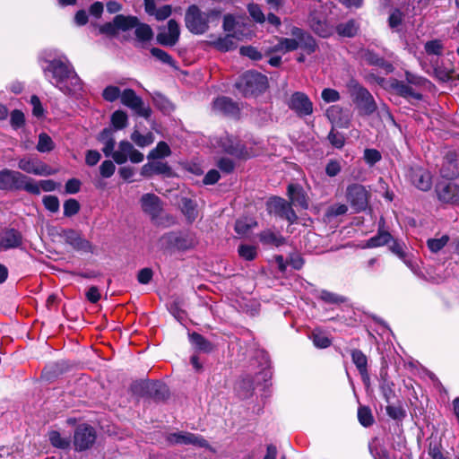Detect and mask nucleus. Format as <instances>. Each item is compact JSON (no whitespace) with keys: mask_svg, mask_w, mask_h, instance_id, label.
Wrapping results in <instances>:
<instances>
[{"mask_svg":"<svg viewBox=\"0 0 459 459\" xmlns=\"http://www.w3.org/2000/svg\"><path fill=\"white\" fill-rule=\"evenodd\" d=\"M43 204L51 212H56L59 210V200L55 195H46L43 198Z\"/></svg>","mask_w":459,"mask_h":459,"instance_id":"bf43d9fd","label":"nucleus"},{"mask_svg":"<svg viewBox=\"0 0 459 459\" xmlns=\"http://www.w3.org/2000/svg\"><path fill=\"white\" fill-rule=\"evenodd\" d=\"M289 198L294 205H299L301 208L307 209L308 206L306 195L303 189L298 185H289L288 186Z\"/></svg>","mask_w":459,"mask_h":459,"instance_id":"a878e982","label":"nucleus"},{"mask_svg":"<svg viewBox=\"0 0 459 459\" xmlns=\"http://www.w3.org/2000/svg\"><path fill=\"white\" fill-rule=\"evenodd\" d=\"M326 117L330 122L338 127L346 128L351 122V114L339 105H333L326 110Z\"/></svg>","mask_w":459,"mask_h":459,"instance_id":"f3484780","label":"nucleus"},{"mask_svg":"<svg viewBox=\"0 0 459 459\" xmlns=\"http://www.w3.org/2000/svg\"><path fill=\"white\" fill-rule=\"evenodd\" d=\"M95 429L87 424L79 425L74 431V446L76 451H84L91 448L96 440Z\"/></svg>","mask_w":459,"mask_h":459,"instance_id":"6e6552de","label":"nucleus"},{"mask_svg":"<svg viewBox=\"0 0 459 459\" xmlns=\"http://www.w3.org/2000/svg\"><path fill=\"white\" fill-rule=\"evenodd\" d=\"M288 204L289 203L281 197H273L268 203L271 212L273 211L278 215L285 207H287Z\"/></svg>","mask_w":459,"mask_h":459,"instance_id":"13d9d810","label":"nucleus"},{"mask_svg":"<svg viewBox=\"0 0 459 459\" xmlns=\"http://www.w3.org/2000/svg\"><path fill=\"white\" fill-rule=\"evenodd\" d=\"M364 58L369 65L379 66L387 74L394 70V67L390 63L386 62L384 58L371 51H367L364 55Z\"/></svg>","mask_w":459,"mask_h":459,"instance_id":"2f4dec72","label":"nucleus"},{"mask_svg":"<svg viewBox=\"0 0 459 459\" xmlns=\"http://www.w3.org/2000/svg\"><path fill=\"white\" fill-rule=\"evenodd\" d=\"M166 439L170 445L209 446V443L203 437L186 431L169 433Z\"/></svg>","mask_w":459,"mask_h":459,"instance_id":"9d476101","label":"nucleus"},{"mask_svg":"<svg viewBox=\"0 0 459 459\" xmlns=\"http://www.w3.org/2000/svg\"><path fill=\"white\" fill-rule=\"evenodd\" d=\"M311 27L313 30L322 38H326L332 34V29L324 22L313 21L311 22Z\"/></svg>","mask_w":459,"mask_h":459,"instance_id":"603ef678","label":"nucleus"},{"mask_svg":"<svg viewBox=\"0 0 459 459\" xmlns=\"http://www.w3.org/2000/svg\"><path fill=\"white\" fill-rule=\"evenodd\" d=\"M322 99L325 102H335L340 100V94L336 90L326 88L322 91Z\"/></svg>","mask_w":459,"mask_h":459,"instance_id":"774afa93","label":"nucleus"},{"mask_svg":"<svg viewBox=\"0 0 459 459\" xmlns=\"http://www.w3.org/2000/svg\"><path fill=\"white\" fill-rule=\"evenodd\" d=\"M411 183L420 190L428 191L431 188L430 173L421 167H413L409 174Z\"/></svg>","mask_w":459,"mask_h":459,"instance_id":"dca6fc26","label":"nucleus"},{"mask_svg":"<svg viewBox=\"0 0 459 459\" xmlns=\"http://www.w3.org/2000/svg\"><path fill=\"white\" fill-rule=\"evenodd\" d=\"M36 148L39 152H49L55 148V143L49 135L41 133Z\"/></svg>","mask_w":459,"mask_h":459,"instance_id":"58836bf2","label":"nucleus"},{"mask_svg":"<svg viewBox=\"0 0 459 459\" xmlns=\"http://www.w3.org/2000/svg\"><path fill=\"white\" fill-rule=\"evenodd\" d=\"M134 28L135 37L138 40L142 42H146L152 39L153 32L152 28L148 24L138 22Z\"/></svg>","mask_w":459,"mask_h":459,"instance_id":"c9c22d12","label":"nucleus"},{"mask_svg":"<svg viewBox=\"0 0 459 459\" xmlns=\"http://www.w3.org/2000/svg\"><path fill=\"white\" fill-rule=\"evenodd\" d=\"M115 169L116 167L114 163L109 160H104L100 166V175L106 178H110L114 174Z\"/></svg>","mask_w":459,"mask_h":459,"instance_id":"680f3d73","label":"nucleus"},{"mask_svg":"<svg viewBox=\"0 0 459 459\" xmlns=\"http://www.w3.org/2000/svg\"><path fill=\"white\" fill-rule=\"evenodd\" d=\"M238 252L240 257L247 261L254 260L257 255V249L252 245H240Z\"/></svg>","mask_w":459,"mask_h":459,"instance_id":"49530a36","label":"nucleus"},{"mask_svg":"<svg viewBox=\"0 0 459 459\" xmlns=\"http://www.w3.org/2000/svg\"><path fill=\"white\" fill-rule=\"evenodd\" d=\"M247 10L251 17L259 23H263L265 21V17L264 13L258 4H249L247 6Z\"/></svg>","mask_w":459,"mask_h":459,"instance_id":"6e6d98bb","label":"nucleus"},{"mask_svg":"<svg viewBox=\"0 0 459 459\" xmlns=\"http://www.w3.org/2000/svg\"><path fill=\"white\" fill-rule=\"evenodd\" d=\"M152 55L156 57L158 60L164 64H168L172 65H173V58L170 55H169L164 50L158 48H152L151 49Z\"/></svg>","mask_w":459,"mask_h":459,"instance_id":"4d7b16f0","label":"nucleus"},{"mask_svg":"<svg viewBox=\"0 0 459 459\" xmlns=\"http://www.w3.org/2000/svg\"><path fill=\"white\" fill-rule=\"evenodd\" d=\"M351 359L361 377L368 378V359L366 355L359 350H353L351 351Z\"/></svg>","mask_w":459,"mask_h":459,"instance_id":"cd10ccee","label":"nucleus"},{"mask_svg":"<svg viewBox=\"0 0 459 459\" xmlns=\"http://www.w3.org/2000/svg\"><path fill=\"white\" fill-rule=\"evenodd\" d=\"M260 240L264 244H273L275 246H280L282 243L281 238L270 230L263 231L260 234Z\"/></svg>","mask_w":459,"mask_h":459,"instance_id":"864d4df0","label":"nucleus"},{"mask_svg":"<svg viewBox=\"0 0 459 459\" xmlns=\"http://www.w3.org/2000/svg\"><path fill=\"white\" fill-rule=\"evenodd\" d=\"M391 86L403 97L412 98L414 100H420L422 98L420 93L416 92L411 86L405 84L403 82L394 80L391 83Z\"/></svg>","mask_w":459,"mask_h":459,"instance_id":"bb28decb","label":"nucleus"},{"mask_svg":"<svg viewBox=\"0 0 459 459\" xmlns=\"http://www.w3.org/2000/svg\"><path fill=\"white\" fill-rule=\"evenodd\" d=\"M111 123L117 130L125 128L128 123V117L125 111L117 110L111 116Z\"/></svg>","mask_w":459,"mask_h":459,"instance_id":"ea45409f","label":"nucleus"},{"mask_svg":"<svg viewBox=\"0 0 459 459\" xmlns=\"http://www.w3.org/2000/svg\"><path fill=\"white\" fill-rule=\"evenodd\" d=\"M436 192L438 199L443 203H459V187L454 182L443 181L438 183L436 186Z\"/></svg>","mask_w":459,"mask_h":459,"instance_id":"2eb2a0df","label":"nucleus"},{"mask_svg":"<svg viewBox=\"0 0 459 459\" xmlns=\"http://www.w3.org/2000/svg\"><path fill=\"white\" fill-rule=\"evenodd\" d=\"M359 28V25L355 20H349L338 24L336 31L340 36L351 38L357 34Z\"/></svg>","mask_w":459,"mask_h":459,"instance_id":"c85d7f7f","label":"nucleus"},{"mask_svg":"<svg viewBox=\"0 0 459 459\" xmlns=\"http://www.w3.org/2000/svg\"><path fill=\"white\" fill-rule=\"evenodd\" d=\"M98 140L101 142L104 145L102 148L104 155L108 158H113L114 152L116 151L114 150L116 145V140L112 135L111 130L107 128L103 129L99 134Z\"/></svg>","mask_w":459,"mask_h":459,"instance_id":"393cba45","label":"nucleus"},{"mask_svg":"<svg viewBox=\"0 0 459 459\" xmlns=\"http://www.w3.org/2000/svg\"><path fill=\"white\" fill-rule=\"evenodd\" d=\"M292 37L298 39L299 48L303 49L307 54H312L316 49V42L312 36L306 33L298 27H293L290 30Z\"/></svg>","mask_w":459,"mask_h":459,"instance_id":"412c9836","label":"nucleus"},{"mask_svg":"<svg viewBox=\"0 0 459 459\" xmlns=\"http://www.w3.org/2000/svg\"><path fill=\"white\" fill-rule=\"evenodd\" d=\"M393 238L391 234L384 230L379 229L377 234L368 239L366 247L369 248L382 247L388 244Z\"/></svg>","mask_w":459,"mask_h":459,"instance_id":"c756f323","label":"nucleus"},{"mask_svg":"<svg viewBox=\"0 0 459 459\" xmlns=\"http://www.w3.org/2000/svg\"><path fill=\"white\" fill-rule=\"evenodd\" d=\"M114 20L117 30H121L123 31L134 28L138 23V19L134 16H125L118 14L114 18Z\"/></svg>","mask_w":459,"mask_h":459,"instance_id":"473e14b6","label":"nucleus"},{"mask_svg":"<svg viewBox=\"0 0 459 459\" xmlns=\"http://www.w3.org/2000/svg\"><path fill=\"white\" fill-rule=\"evenodd\" d=\"M223 29L229 33H233L234 31L247 32L246 25L243 22L237 21L236 18L231 14H227L224 16ZM247 32L250 34L249 31Z\"/></svg>","mask_w":459,"mask_h":459,"instance_id":"7c9ffc66","label":"nucleus"},{"mask_svg":"<svg viewBox=\"0 0 459 459\" xmlns=\"http://www.w3.org/2000/svg\"><path fill=\"white\" fill-rule=\"evenodd\" d=\"M346 198L356 212H360L368 206V192L362 185L351 184L347 187Z\"/></svg>","mask_w":459,"mask_h":459,"instance_id":"1a4fd4ad","label":"nucleus"},{"mask_svg":"<svg viewBox=\"0 0 459 459\" xmlns=\"http://www.w3.org/2000/svg\"><path fill=\"white\" fill-rule=\"evenodd\" d=\"M168 169L167 165L161 162L148 163L143 167V174L149 172L163 173Z\"/></svg>","mask_w":459,"mask_h":459,"instance_id":"052dcab7","label":"nucleus"},{"mask_svg":"<svg viewBox=\"0 0 459 459\" xmlns=\"http://www.w3.org/2000/svg\"><path fill=\"white\" fill-rule=\"evenodd\" d=\"M314 345L320 349L327 348L331 345V340L321 333L314 332L311 335Z\"/></svg>","mask_w":459,"mask_h":459,"instance_id":"3c124183","label":"nucleus"},{"mask_svg":"<svg viewBox=\"0 0 459 459\" xmlns=\"http://www.w3.org/2000/svg\"><path fill=\"white\" fill-rule=\"evenodd\" d=\"M0 190H25L30 194L39 195V186L34 179L8 169L0 170Z\"/></svg>","mask_w":459,"mask_h":459,"instance_id":"f03ea898","label":"nucleus"},{"mask_svg":"<svg viewBox=\"0 0 459 459\" xmlns=\"http://www.w3.org/2000/svg\"><path fill=\"white\" fill-rule=\"evenodd\" d=\"M121 103L132 109L135 114L144 118H149L152 110L149 107L144 106L143 100L132 89H126L121 93Z\"/></svg>","mask_w":459,"mask_h":459,"instance_id":"0eeeda50","label":"nucleus"},{"mask_svg":"<svg viewBox=\"0 0 459 459\" xmlns=\"http://www.w3.org/2000/svg\"><path fill=\"white\" fill-rule=\"evenodd\" d=\"M62 237L65 243L69 244L73 248L78 251L92 252L91 244L81 234L74 230H66L63 231Z\"/></svg>","mask_w":459,"mask_h":459,"instance_id":"a211bd4d","label":"nucleus"},{"mask_svg":"<svg viewBox=\"0 0 459 459\" xmlns=\"http://www.w3.org/2000/svg\"><path fill=\"white\" fill-rule=\"evenodd\" d=\"M318 297L328 304H341L346 301L344 297L325 290H321Z\"/></svg>","mask_w":459,"mask_h":459,"instance_id":"a19ab883","label":"nucleus"},{"mask_svg":"<svg viewBox=\"0 0 459 459\" xmlns=\"http://www.w3.org/2000/svg\"><path fill=\"white\" fill-rule=\"evenodd\" d=\"M18 168L26 173L36 176H49L53 174L51 168L37 157H23L20 159Z\"/></svg>","mask_w":459,"mask_h":459,"instance_id":"f8f14e48","label":"nucleus"},{"mask_svg":"<svg viewBox=\"0 0 459 459\" xmlns=\"http://www.w3.org/2000/svg\"><path fill=\"white\" fill-rule=\"evenodd\" d=\"M287 105L299 117H307L313 113V103L307 94L296 91L290 97Z\"/></svg>","mask_w":459,"mask_h":459,"instance_id":"9b49d317","label":"nucleus"},{"mask_svg":"<svg viewBox=\"0 0 459 459\" xmlns=\"http://www.w3.org/2000/svg\"><path fill=\"white\" fill-rule=\"evenodd\" d=\"M249 37L248 32L234 31L229 33L225 37L219 38L213 42L214 47L221 51H230L237 48L236 40H243Z\"/></svg>","mask_w":459,"mask_h":459,"instance_id":"aec40b11","label":"nucleus"},{"mask_svg":"<svg viewBox=\"0 0 459 459\" xmlns=\"http://www.w3.org/2000/svg\"><path fill=\"white\" fill-rule=\"evenodd\" d=\"M131 140L139 147H146L154 142V135L152 133L142 134L138 130H134L131 134Z\"/></svg>","mask_w":459,"mask_h":459,"instance_id":"72a5a7b5","label":"nucleus"},{"mask_svg":"<svg viewBox=\"0 0 459 459\" xmlns=\"http://www.w3.org/2000/svg\"><path fill=\"white\" fill-rule=\"evenodd\" d=\"M212 110L229 117H237L239 108L236 102L228 97H219L212 103Z\"/></svg>","mask_w":459,"mask_h":459,"instance_id":"6ab92c4d","label":"nucleus"},{"mask_svg":"<svg viewBox=\"0 0 459 459\" xmlns=\"http://www.w3.org/2000/svg\"><path fill=\"white\" fill-rule=\"evenodd\" d=\"M219 144L221 149L229 154L239 158H246L247 155L244 146L231 136L226 135L225 137L221 138Z\"/></svg>","mask_w":459,"mask_h":459,"instance_id":"4be33fe9","label":"nucleus"},{"mask_svg":"<svg viewBox=\"0 0 459 459\" xmlns=\"http://www.w3.org/2000/svg\"><path fill=\"white\" fill-rule=\"evenodd\" d=\"M328 140L331 143V144L338 149L342 148L344 145V136L332 130L328 134Z\"/></svg>","mask_w":459,"mask_h":459,"instance_id":"69168bd1","label":"nucleus"},{"mask_svg":"<svg viewBox=\"0 0 459 459\" xmlns=\"http://www.w3.org/2000/svg\"><path fill=\"white\" fill-rule=\"evenodd\" d=\"M143 159V154L136 150L134 145L126 140L119 142L117 149L113 154V160L117 164H124L128 160L133 163H140Z\"/></svg>","mask_w":459,"mask_h":459,"instance_id":"423d86ee","label":"nucleus"},{"mask_svg":"<svg viewBox=\"0 0 459 459\" xmlns=\"http://www.w3.org/2000/svg\"><path fill=\"white\" fill-rule=\"evenodd\" d=\"M142 209L152 219L158 217L161 212V203L160 198L152 194H145L141 198Z\"/></svg>","mask_w":459,"mask_h":459,"instance_id":"5701e85b","label":"nucleus"},{"mask_svg":"<svg viewBox=\"0 0 459 459\" xmlns=\"http://www.w3.org/2000/svg\"><path fill=\"white\" fill-rule=\"evenodd\" d=\"M169 154V146L165 142H160L157 146L149 152L148 159H161L168 157Z\"/></svg>","mask_w":459,"mask_h":459,"instance_id":"4c0bfd02","label":"nucleus"},{"mask_svg":"<svg viewBox=\"0 0 459 459\" xmlns=\"http://www.w3.org/2000/svg\"><path fill=\"white\" fill-rule=\"evenodd\" d=\"M48 439L51 445L57 448L65 449L70 446L69 438L61 437L60 433L56 430L48 432Z\"/></svg>","mask_w":459,"mask_h":459,"instance_id":"e433bc0d","label":"nucleus"},{"mask_svg":"<svg viewBox=\"0 0 459 459\" xmlns=\"http://www.w3.org/2000/svg\"><path fill=\"white\" fill-rule=\"evenodd\" d=\"M266 76L254 72H246L240 80L236 83V87L245 95H252L255 92H262L266 89Z\"/></svg>","mask_w":459,"mask_h":459,"instance_id":"39448f33","label":"nucleus"},{"mask_svg":"<svg viewBox=\"0 0 459 459\" xmlns=\"http://www.w3.org/2000/svg\"><path fill=\"white\" fill-rule=\"evenodd\" d=\"M80 210V204L75 199H68L64 204V214L66 217H71L76 214Z\"/></svg>","mask_w":459,"mask_h":459,"instance_id":"5fc2aeb1","label":"nucleus"},{"mask_svg":"<svg viewBox=\"0 0 459 459\" xmlns=\"http://www.w3.org/2000/svg\"><path fill=\"white\" fill-rule=\"evenodd\" d=\"M255 226L256 222L252 219H240L236 221L235 230L239 235H246L253 227Z\"/></svg>","mask_w":459,"mask_h":459,"instance_id":"79ce46f5","label":"nucleus"},{"mask_svg":"<svg viewBox=\"0 0 459 459\" xmlns=\"http://www.w3.org/2000/svg\"><path fill=\"white\" fill-rule=\"evenodd\" d=\"M196 204L194 201L188 198L182 199V212L190 221L196 218Z\"/></svg>","mask_w":459,"mask_h":459,"instance_id":"c03bdc74","label":"nucleus"},{"mask_svg":"<svg viewBox=\"0 0 459 459\" xmlns=\"http://www.w3.org/2000/svg\"><path fill=\"white\" fill-rule=\"evenodd\" d=\"M121 91L118 87L109 85L107 86L102 92V97L105 100L109 102L116 101L118 98L121 99Z\"/></svg>","mask_w":459,"mask_h":459,"instance_id":"8fccbe9b","label":"nucleus"},{"mask_svg":"<svg viewBox=\"0 0 459 459\" xmlns=\"http://www.w3.org/2000/svg\"><path fill=\"white\" fill-rule=\"evenodd\" d=\"M190 342L199 351L209 352L212 350V343L207 341L204 336L197 333H193L189 335Z\"/></svg>","mask_w":459,"mask_h":459,"instance_id":"f704fd0d","label":"nucleus"},{"mask_svg":"<svg viewBox=\"0 0 459 459\" xmlns=\"http://www.w3.org/2000/svg\"><path fill=\"white\" fill-rule=\"evenodd\" d=\"M386 413L394 420H401L405 416V411L401 406H386Z\"/></svg>","mask_w":459,"mask_h":459,"instance_id":"338daca9","label":"nucleus"},{"mask_svg":"<svg viewBox=\"0 0 459 459\" xmlns=\"http://www.w3.org/2000/svg\"><path fill=\"white\" fill-rule=\"evenodd\" d=\"M390 250L396 255L411 270L413 273L419 274L420 268L416 262L407 257L403 250V245L394 240L393 244L390 246Z\"/></svg>","mask_w":459,"mask_h":459,"instance_id":"b1692460","label":"nucleus"},{"mask_svg":"<svg viewBox=\"0 0 459 459\" xmlns=\"http://www.w3.org/2000/svg\"><path fill=\"white\" fill-rule=\"evenodd\" d=\"M364 159L368 164L372 166L380 160L381 154L375 149H366L364 152Z\"/></svg>","mask_w":459,"mask_h":459,"instance_id":"0e129e2a","label":"nucleus"},{"mask_svg":"<svg viewBox=\"0 0 459 459\" xmlns=\"http://www.w3.org/2000/svg\"><path fill=\"white\" fill-rule=\"evenodd\" d=\"M424 48L426 53L429 55L440 56L442 54L444 46L441 40L433 39L426 42Z\"/></svg>","mask_w":459,"mask_h":459,"instance_id":"09e8293b","label":"nucleus"},{"mask_svg":"<svg viewBox=\"0 0 459 459\" xmlns=\"http://www.w3.org/2000/svg\"><path fill=\"white\" fill-rule=\"evenodd\" d=\"M44 74L65 94H74L82 90V81L65 57L49 61L44 67Z\"/></svg>","mask_w":459,"mask_h":459,"instance_id":"f257e3e1","label":"nucleus"},{"mask_svg":"<svg viewBox=\"0 0 459 459\" xmlns=\"http://www.w3.org/2000/svg\"><path fill=\"white\" fill-rule=\"evenodd\" d=\"M299 48L298 39L293 37L292 39L281 38L277 45L278 50H283L285 52L293 51Z\"/></svg>","mask_w":459,"mask_h":459,"instance_id":"de8ad7c7","label":"nucleus"},{"mask_svg":"<svg viewBox=\"0 0 459 459\" xmlns=\"http://www.w3.org/2000/svg\"><path fill=\"white\" fill-rule=\"evenodd\" d=\"M239 52L242 56H248L252 60H260L262 54L254 47H241Z\"/></svg>","mask_w":459,"mask_h":459,"instance_id":"e2e57ef3","label":"nucleus"},{"mask_svg":"<svg viewBox=\"0 0 459 459\" xmlns=\"http://www.w3.org/2000/svg\"><path fill=\"white\" fill-rule=\"evenodd\" d=\"M347 89L360 114L369 116L377 110V106L372 94L356 80H350Z\"/></svg>","mask_w":459,"mask_h":459,"instance_id":"20e7f679","label":"nucleus"},{"mask_svg":"<svg viewBox=\"0 0 459 459\" xmlns=\"http://www.w3.org/2000/svg\"><path fill=\"white\" fill-rule=\"evenodd\" d=\"M220 15V10L212 9L202 12L197 5L193 4L186 12V26L192 33L204 34L209 29V22L218 19Z\"/></svg>","mask_w":459,"mask_h":459,"instance_id":"7ed1b4c3","label":"nucleus"},{"mask_svg":"<svg viewBox=\"0 0 459 459\" xmlns=\"http://www.w3.org/2000/svg\"><path fill=\"white\" fill-rule=\"evenodd\" d=\"M23 243L22 233L14 228H4L0 230V250L21 248Z\"/></svg>","mask_w":459,"mask_h":459,"instance_id":"ddd939ff","label":"nucleus"},{"mask_svg":"<svg viewBox=\"0 0 459 459\" xmlns=\"http://www.w3.org/2000/svg\"><path fill=\"white\" fill-rule=\"evenodd\" d=\"M358 419L364 427H369L374 422V418L369 408L361 406L358 410Z\"/></svg>","mask_w":459,"mask_h":459,"instance_id":"37998d69","label":"nucleus"},{"mask_svg":"<svg viewBox=\"0 0 459 459\" xmlns=\"http://www.w3.org/2000/svg\"><path fill=\"white\" fill-rule=\"evenodd\" d=\"M449 241L447 235H443L439 238H429L427 241V246L432 253L440 251Z\"/></svg>","mask_w":459,"mask_h":459,"instance_id":"a18cd8bd","label":"nucleus"},{"mask_svg":"<svg viewBox=\"0 0 459 459\" xmlns=\"http://www.w3.org/2000/svg\"><path fill=\"white\" fill-rule=\"evenodd\" d=\"M179 35V25L175 20L171 19L169 21L167 28L158 33L157 41L162 46L173 47L178 41Z\"/></svg>","mask_w":459,"mask_h":459,"instance_id":"4468645a","label":"nucleus"}]
</instances>
